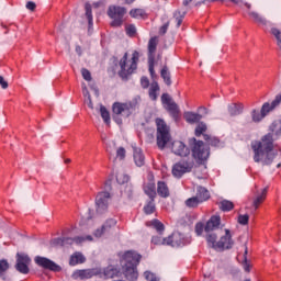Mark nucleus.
Returning <instances> with one entry per match:
<instances>
[{
    "mask_svg": "<svg viewBox=\"0 0 281 281\" xmlns=\"http://www.w3.org/2000/svg\"><path fill=\"white\" fill-rule=\"evenodd\" d=\"M125 32L127 36H135V34H137V29L133 24H127L125 26Z\"/></svg>",
    "mask_w": 281,
    "mask_h": 281,
    "instance_id": "51",
    "label": "nucleus"
},
{
    "mask_svg": "<svg viewBox=\"0 0 281 281\" xmlns=\"http://www.w3.org/2000/svg\"><path fill=\"white\" fill-rule=\"evenodd\" d=\"M85 10H86V18L88 20V32L91 34L93 30V13L91 12V4L86 3Z\"/></svg>",
    "mask_w": 281,
    "mask_h": 281,
    "instance_id": "25",
    "label": "nucleus"
},
{
    "mask_svg": "<svg viewBox=\"0 0 281 281\" xmlns=\"http://www.w3.org/2000/svg\"><path fill=\"white\" fill-rule=\"evenodd\" d=\"M238 223L239 225H247V223H249V215L248 214L239 215Z\"/></svg>",
    "mask_w": 281,
    "mask_h": 281,
    "instance_id": "56",
    "label": "nucleus"
},
{
    "mask_svg": "<svg viewBox=\"0 0 281 281\" xmlns=\"http://www.w3.org/2000/svg\"><path fill=\"white\" fill-rule=\"evenodd\" d=\"M116 157L117 159H125L126 157V149H124V147H120L117 150H116Z\"/></svg>",
    "mask_w": 281,
    "mask_h": 281,
    "instance_id": "57",
    "label": "nucleus"
},
{
    "mask_svg": "<svg viewBox=\"0 0 281 281\" xmlns=\"http://www.w3.org/2000/svg\"><path fill=\"white\" fill-rule=\"evenodd\" d=\"M87 104H88L89 109H93V101H91V95L88 97Z\"/></svg>",
    "mask_w": 281,
    "mask_h": 281,
    "instance_id": "64",
    "label": "nucleus"
},
{
    "mask_svg": "<svg viewBox=\"0 0 281 281\" xmlns=\"http://www.w3.org/2000/svg\"><path fill=\"white\" fill-rule=\"evenodd\" d=\"M249 16L254 19L255 23H259V25H267V20L262 18V15L258 14L256 11L249 12Z\"/></svg>",
    "mask_w": 281,
    "mask_h": 281,
    "instance_id": "36",
    "label": "nucleus"
},
{
    "mask_svg": "<svg viewBox=\"0 0 281 281\" xmlns=\"http://www.w3.org/2000/svg\"><path fill=\"white\" fill-rule=\"evenodd\" d=\"M130 16H132L133 19H142V16H144V10L133 9L130 11Z\"/></svg>",
    "mask_w": 281,
    "mask_h": 281,
    "instance_id": "49",
    "label": "nucleus"
},
{
    "mask_svg": "<svg viewBox=\"0 0 281 281\" xmlns=\"http://www.w3.org/2000/svg\"><path fill=\"white\" fill-rule=\"evenodd\" d=\"M167 245L170 247H183V245H186V237L183 234L176 232L171 236L167 237Z\"/></svg>",
    "mask_w": 281,
    "mask_h": 281,
    "instance_id": "15",
    "label": "nucleus"
},
{
    "mask_svg": "<svg viewBox=\"0 0 281 281\" xmlns=\"http://www.w3.org/2000/svg\"><path fill=\"white\" fill-rule=\"evenodd\" d=\"M31 262H32V259H30V256L21 252L16 254L15 269L16 271H19V273H23L24 276H27V273H30Z\"/></svg>",
    "mask_w": 281,
    "mask_h": 281,
    "instance_id": "8",
    "label": "nucleus"
},
{
    "mask_svg": "<svg viewBox=\"0 0 281 281\" xmlns=\"http://www.w3.org/2000/svg\"><path fill=\"white\" fill-rule=\"evenodd\" d=\"M207 131V125L205 123H199L196 128H195V135L196 137H201Z\"/></svg>",
    "mask_w": 281,
    "mask_h": 281,
    "instance_id": "47",
    "label": "nucleus"
},
{
    "mask_svg": "<svg viewBox=\"0 0 281 281\" xmlns=\"http://www.w3.org/2000/svg\"><path fill=\"white\" fill-rule=\"evenodd\" d=\"M168 25H169L168 23L162 25L159 30V34L161 35L166 34V32H168Z\"/></svg>",
    "mask_w": 281,
    "mask_h": 281,
    "instance_id": "63",
    "label": "nucleus"
},
{
    "mask_svg": "<svg viewBox=\"0 0 281 281\" xmlns=\"http://www.w3.org/2000/svg\"><path fill=\"white\" fill-rule=\"evenodd\" d=\"M145 214H153L155 212V199H150L144 206Z\"/></svg>",
    "mask_w": 281,
    "mask_h": 281,
    "instance_id": "45",
    "label": "nucleus"
},
{
    "mask_svg": "<svg viewBox=\"0 0 281 281\" xmlns=\"http://www.w3.org/2000/svg\"><path fill=\"white\" fill-rule=\"evenodd\" d=\"M194 168V160L188 158L176 162L172 167V175L176 179H181L183 175L192 172Z\"/></svg>",
    "mask_w": 281,
    "mask_h": 281,
    "instance_id": "4",
    "label": "nucleus"
},
{
    "mask_svg": "<svg viewBox=\"0 0 281 281\" xmlns=\"http://www.w3.org/2000/svg\"><path fill=\"white\" fill-rule=\"evenodd\" d=\"M186 14H187V12L186 11H181V10H177L173 13V18L177 21V27H181V23H183V19H186Z\"/></svg>",
    "mask_w": 281,
    "mask_h": 281,
    "instance_id": "39",
    "label": "nucleus"
},
{
    "mask_svg": "<svg viewBox=\"0 0 281 281\" xmlns=\"http://www.w3.org/2000/svg\"><path fill=\"white\" fill-rule=\"evenodd\" d=\"M123 274L128 281H137V278H139L137 266H123Z\"/></svg>",
    "mask_w": 281,
    "mask_h": 281,
    "instance_id": "16",
    "label": "nucleus"
},
{
    "mask_svg": "<svg viewBox=\"0 0 281 281\" xmlns=\"http://www.w3.org/2000/svg\"><path fill=\"white\" fill-rule=\"evenodd\" d=\"M100 113L103 122L105 124H111V114L109 113V110L104 105L100 106Z\"/></svg>",
    "mask_w": 281,
    "mask_h": 281,
    "instance_id": "42",
    "label": "nucleus"
},
{
    "mask_svg": "<svg viewBox=\"0 0 281 281\" xmlns=\"http://www.w3.org/2000/svg\"><path fill=\"white\" fill-rule=\"evenodd\" d=\"M160 76L164 80V82L170 87L172 85V80L170 79V71H168V67H164L161 69Z\"/></svg>",
    "mask_w": 281,
    "mask_h": 281,
    "instance_id": "38",
    "label": "nucleus"
},
{
    "mask_svg": "<svg viewBox=\"0 0 281 281\" xmlns=\"http://www.w3.org/2000/svg\"><path fill=\"white\" fill-rule=\"evenodd\" d=\"M267 192H268V188H265L261 192V194H258L254 202L252 205L255 207V210H258V207H260V204L265 202V200L267 199Z\"/></svg>",
    "mask_w": 281,
    "mask_h": 281,
    "instance_id": "28",
    "label": "nucleus"
},
{
    "mask_svg": "<svg viewBox=\"0 0 281 281\" xmlns=\"http://www.w3.org/2000/svg\"><path fill=\"white\" fill-rule=\"evenodd\" d=\"M147 227H154L157 232H164V223H161L159 220H151L146 223Z\"/></svg>",
    "mask_w": 281,
    "mask_h": 281,
    "instance_id": "35",
    "label": "nucleus"
},
{
    "mask_svg": "<svg viewBox=\"0 0 281 281\" xmlns=\"http://www.w3.org/2000/svg\"><path fill=\"white\" fill-rule=\"evenodd\" d=\"M115 225H117V221L113 220V218H110L108 220L104 225L100 228H98L95 232H94V236L97 238H102V236H106L109 234H112L113 232V227H115Z\"/></svg>",
    "mask_w": 281,
    "mask_h": 281,
    "instance_id": "12",
    "label": "nucleus"
},
{
    "mask_svg": "<svg viewBox=\"0 0 281 281\" xmlns=\"http://www.w3.org/2000/svg\"><path fill=\"white\" fill-rule=\"evenodd\" d=\"M220 209L222 212H231V210H234V202L229 200H223L220 202Z\"/></svg>",
    "mask_w": 281,
    "mask_h": 281,
    "instance_id": "37",
    "label": "nucleus"
},
{
    "mask_svg": "<svg viewBox=\"0 0 281 281\" xmlns=\"http://www.w3.org/2000/svg\"><path fill=\"white\" fill-rule=\"evenodd\" d=\"M128 176L125 173H117L116 175V181L117 183H120L121 186L124 183H128Z\"/></svg>",
    "mask_w": 281,
    "mask_h": 281,
    "instance_id": "52",
    "label": "nucleus"
},
{
    "mask_svg": "<svg viewBox=\"0 0 281 281\" xmlns=\"http://www.w3.org/2000/svg\"><path fill=\"white\" fill-rule=\"evenodd\" d=\"M35 262L43 269H49L50 271H60V266L45 257H35Z\"/></svg>",
    "mask_w": 281,
    "mask_h": 281,
    "instance_id": "14",
    "label": "nucleus"
},
{
    "mask_svg": "<svg viewBox=\"0 0 281 281\" xmlns=\"http://www.w3.org/2000/svg\"><path fill=\"white\" fill-rule=\"evenodd\" d=\"M220 226H221V216L214 215L207 221L204 232L210 234V232H214V229H218Z\"/></svg>",
    "mask_w": 281,
    "mask_h": 281,
    "instance_id": "20",
    "label": "nucleus"
},
{
    "mask_svg": "<svg viewBox=\"0 0 281 281\" xmlns=\"http://www.w3.org/2000/svg\"><path fill=\"white\" fill-rule=\"evenodd\" d=\"M85 240H93V237H91V235H88L86 237L56 239V243L57 245H74V243L80 245L85 243Z\"/></svg>",
    "mask_w": 281,
    "mask_h": 281,
    "instance_id": "18",
    "label": "nucleus"
},
{
    "mask_svg": "<svg viewBox=\"0 0 281 281\" xmlns=\"http://www.w3.org/2000/svg\"><path fill=\"white\" fill-rule=\"evenodd\" d=\"M134 161L138 168H142V166H144L146 161V157L144 156V153L142 151V149L137 147H134Z\"/></svg>",
    "mask_w": 281,
    "mask_h": 281,
    "instance_id": "22",
    "label": "nucleus"
},
{
    "mask_svg": "<svg viewBox=\"0 0 281 281\" xmlns=\"http://www.w3.org/2000/svg\"><path fill=\"white\" fill-rule=\"evenodd\" d=\"M157 43H159L157 37H151L149 40V42H148L149 56H154L155 52H157Z\"/></svg>",
    "mask_w": 281,
    "mask_h": 281,
    "instance_id": "41",
    "label": "nucleus"
},
{
    "mask_svg": "<svg viewBox=\"0 0 281 281\" xmlns=\"http://www.w3.org/2000/svg\"><path fill=\"white\" fill-rule=\"evenodd\" d=\"M250 117H251V122H254L255 124H258L260 122H262V120H265V115L262 114V111L260 110H251L250 112Z\"/></svg>",
    "mask_w": 281,
    "mask_h": 281,
    "instance_id": "33",
    "label": "nucleus"
},
{
    "mask_svg": "<svg viewBox=\"0 0 281 281\" xmlns=\"http://www.w3.org/2000/svg\"><path fill=\"white\" fill-rule=\"evenodd\" d=\"M203 203L199 196L189 198L186 201L187 207H199V204Z\"/></svg>",
    "mask_w": 281,
    "mask_h": 281,
    "instance_id": "43",
    "label": "nucleus"
},
{
    "mask_svg": "<svg viewBox=\"0 0 281 281\" xmlns=\"http://www.w3.org/2000/svg\"><path fill=\"white\" fill-rule=\"evenodd\" d=\"M161 102L165 104L167 111L172 115V117L179 116V105L175 101H172V98L168 93H164L161 95Z\"/></svg>",
    "mask_w": 281,
    "mask_h": 281,
    "instance_id": "10",
    "label": "nucleus"
},
{
    "mask_svg": "<svg viewBox=\"0 0 281 281\" xmlns=\"http://www.w3.org/2000/svg\"><path fill=\"white\" fill-rule=\"evenodd\" d=\"M245 106L243 103H232L228 105V113L232 116L240 115L244 111Z\"/></svg>",
    "mask_w": 281,
    "mask_h": 281,
    "instance_id": "24",
    "label": "nucleus"
},
{
    "mask_svg": "<svg viewBox=\"0 0 281 281\" xmlns=\"http://www.w3.org/2000/svg\"><path fill=\"white\" fill-rule=\"evenodd\" d=\"M8 269H10V263L8 260L2 259L0 260V278L1 280H8V276L5 274L8 272Z\"/></svg>",
    "mask_w": 281,
    "mask_h": 281,
    "instance_id": "31",
    "label": "nucleus"
},
{
    "mask_svg": "<svg viewBox=\"0 0 281 281\" xmlns=\"http://www.w3.org/2000/svg\"><path fill=\"white\" fill-rule=\"evenodd\" d=\"M171 150L173 155H177L178 157H188V155H190V148L181 140H175L171 144Z\"/></svg>",
    "mask_w": 281,
    "mask_h": 281,
    "instance_id": "13",
    "label": "nucleus"
},
{
    "mask_svg": "<svg viewBox=\"0 0 281 281\" xmlns=\"http://www.w3.org/2000/svg\"><path fill=\"white\" fill-rule=\"evenodd\" d=\"M216 239H217V236L214 233H209L206 235V243L209 247H212V249H215L216 251H218V247H217L218 241H216Z\"/></svg>",
    "mask_w": 281,
    "mask_h": 281,
    "instance_id": "32",
    "label": "nucleus"
},
{
    "mask_svg": "<svg viewBox=\"0 0 281 281\" xmlns=\"http://www.w3.org/2000/svg\"><path fill=\"white\" fill-rule=\"evenodd\" d=\"M202 115L194 112H186L184 113V120L189 124H195V122H200L202 120Z\"/></svg>",
    "mask_w": 281,
    "mask_h": 281,
    "instance_id": "26",
    "label": "nucleus"
},
{
    "mask_svg": "<svg viewBox=\"0 0 281 281\" xmlns=\"http://www.w3.org/2000/svg\"><path fill=\"white\" fill-rule=\"evenodd\" d=\"M270 32L272 36H274V38L277 40V45L279 49H281V31L277 27H272Z\"/></svg>",
    "mask_w": 281,
    "mask_h": 281,
    "instance_id": "44",
    "label": "nucleus"
},
{
    "mask_svg": "<svg viewBox=\"0 0 281 281\" xmlns=\"http://www.w3.org/2000/svg\"><path fill=\"white\" fill-rule=\"evenodd\" d=\"M203 229L205 231V226L203 225V223H198L195 225V233L198 234V236H201V234H203Z\"/></svg>",
    "mask_w": 281,
    "mask_h": 281,
    "instance_id": "59",
    "label": "nucleus"
},
{
    "mask_svg": "<svg viewBox=\"0 0 281 281\" xmlns=\"http://www.w3.org/2000/svg\"><path fill=\"white\" fill-rule=\"evenodd\" d=\"M139 102H142V98L135 97L130 102H126L127 111H130V115L133 113V111H137L139 109Z\"/></svg>",
    "mask_w": 281,
    "mask_h": 281,
    "instance_id": "27",
    "label": "nucleus"
},
{
    "mask_svg": "<svg viewBox=\"0 0 281 281\" xmlns=\"http://www.w3.org/2000/svg\"><path fill=\"white\" fill-rule=\"evenodd\" d=\"M92 276H94V273L91 269L77 270L72 273L74 280H90Z\"/></svg>",
    "mask_w": 281,
    "mask_h": 281,
    "instance_id": "21",
    "label": "nucleus"
},
{
    "mask_svg": "<svg viewBox=\"0 0 281 281\" xmlns=\"http://www.w3.org/2000/svg\"><path fill=\"white\" fill-rule=\"evenodd\" d=\"M124 14H126V8L115 5L110 7L108 10V15L110 16V19H113L111 26L120 27V25H122Z\"/></svg>",
    "mask_w": 281,
    "mask_h": 281,
    "instance_id": "6",
    "label": "nucleus"
},
{
    "mask_svg": "<svg viewBox=\"0 0 281 281\" xmlns=\"http://www.w3.org/2000/svg\"><path fill=\"white\" fill-rule=\"evenodd\" d=\"M81 76L83 79H86L88 82H91V72L87 68L81 69Z\"/></svg>",
    "mask_w": 281,
    "mask_h": 281,
    "instance_id": "54",
    "label": "nucleus"
},
{
    "mask_svg": "<svg viewBox=\"0 0 281 281\" xmlns=\"http://www.w3.org/2000/svg\"><path fill=\"white\" fill-rule=\"evenodd\" d=\"M157 192L162 199L170 196V191L168 190V184H166V182H158Z\"/></svg>",
    "mask_w": 281,
    "mask_h": 281,
    "instance_id": "29",
    "label": "nucleus"
},
{
    "mask_svg": "<svg viewBox=\"0 0 281 281\" xmlns=\"http://www.w3.org/2000/svg\"><path fill=\"white\" fill-rule=\"evenodd\" d=\"M0 87L1 89H8V81H5L3 76H0Z\"/></svg>",
    "mask_w": 281,
    "mask_h": 281,
    "instance_id": "62",
    "label": "nucleus"
},
{
    "mask_svg": "<svg viewBox=\"0 0 281 281\" xmlns=\"http://www.w3.org/2000/svg\"><path fill=\"white\" fill-rule=\"evenodd\" d=\"M280 102H281V94H278L271 103L269 102L263 103V105L261 106V113L263 114V117H267V115H269V113H271V111H273V109H276V106H278Z\"/></svg>",
    "mask_w": 281,
    "mask_h": 281,
    "instance_id": "19",
    "label": "nucleus"
},
{
    "mask_svg": "<svg viewBox=\"0 0 281 281\" xmlns=\"http://www.w3.org/2000/svg\"><path fill=\"white\" fill-rule=\"evenodd\" d=\"M87 261V258H85V255L81 252H75L69 260V265L71 267H76V265H82Z\"/></svg>",
    "mask_w": 281,
    "mask_h": 281,
    "instance_id": "23",
    "label": "nucleus"
},
{
    "mask_svg": "<svg viewBox=\"0 0 281 281\" xmlns=\"http://www.w3.org/2000/svg\"><path fill=\"white\" fill-rule=\"evenodd\" d=\"M117 273V270L116 269H113V268H108L105 271H104V276L105 278H115V274Z\"/></svg>",
    "mask_w": 281,
    "mask_h": 281,
    "instance_id": "55",
    "label": "nucleus"
},
{
    "mask_svg": "<svg viewBox=\"0 0 281 281\" xmlns=\"http://www.w3.org/2000/svg\"><path fill=\"white\" fill-rule=\"evenodd\" d=\"M157 91H159V83L156 81L151 82L149 87V98L150 100H157Z\"/></svg>",
    "mask_w": 281,
    "mask_h": 281,
    "instance_id": "40",
    "label": "nucleus"
},
{
    "mask_svg": "<svg viewBox=\"0 0 281 281\" xmlns=\"http://www.w3.org/2000/svg\"><path fill=\"white\" fill-rule=\"evenodd\" d=\"M196 196L203 203V201H207V199H210V191L203 187H198Z\"/></svg>",
    "mask_w": 281,
    "mask_h": 281,
    "instance_id": "34",
    "label": "nucleus"
},
{
    "mask_svg": "<svg viewBox=\"0 0 281 281\" xmlns=\"http://www.w3.org/2000/svg\"><path fill=\"white\" fill-rule=\"evenodd\" d=\"M254 150V161L256 164H263V166H271L273 159L278 157V153L273 151V136L271 134L265 135L261 140H254L251 143Z\"/></svg>",
    "mask_w": 281,
    "mask_h": 281,
    "instance_id": "1",
    "label": "nucleus"
},
{
    "mask_svg": "<svg viewBox=\"0 0 281 281\" xmlns=\"http://www.w3.org/2000/svg\"><path fill=\"white\" fill-rule=\"evenodd\" d=\"M140 86L143 87V89H148V87H150V81L148 80V77L140 78Z\"/></svg>",
    "mask_w": 281,
    "mask_h": 281,
    "instance_id": "58",
    "label": "nucleus"
},
{
    "mask_svg": "<svg viewBox=\"0 0 281 281\" xmlns=\"http://www.w3.org/2000/svg\"><path fill=\"white\" fill-rule=\"evenodd\" d=\"M140 260L142 255L132 250L126 251L122 257L123 267H137Z\"/></svg>",
    "mask_w": 281,
    "mask_h": 281,
    "instance_id": "9",
    "label": "nucleus"
},
{
    "mask_svg": "<svg viewBox=\"0 0 281 281\" xmlns=\"http://www.w3.org/2000/svg\"><path fill=\"white\" fill-rule=\"evenodd\" d=\"M26 10H31V12H34V10H36V3H34L33 1H29L26 3Z\"/></svg>",
    "mask_w": 281,
    "mask_h": 281,
    "instance_id": "61",
    "label": "nucleus"
},
{
    "mask_svg": "<svg viewBox=\"0 0 281 281\" xmlns=\"http://www.w3.org/2000/svg\"><path fill=\"white\" fill-rule=\"evenodd\" d=\"M144 192L149 196V199H155L157 196V191L154 182H149L145 184L144 187Z\"/></svg>",
    "mask_w": 281,
    "mask_h": 281,
    "instance_id": "30",
    "label": "nucleus"
},
{
    "mask_svg": "<svg viewBox=\"0 0 281 281\" xmlns=\"http://www.w3.org/2000/svg\"><path fill=\"white\" fill-rule=\"evenodd\" d=\"M109 205H111V193L106 191L99 192L95 196V207L98 214H103L109 210Z\"/></svg>",
    "mask_w": 281,
    "mask_h": 281,
    "instance_id": "7",
    "label": "nucleus"
},
{
    "mask_svg": "<svg viewBox=\"0 0 281 281\" xmlns=\"http://www.w3.org/2000/svg\"><path fill=\"white\" fill-rule=\"evenodd\" d=\"M203 137H204L205 142H207L209 146H218V144H221V140H218V138L211 137L207 134H203Z\"/></svg>",
    "mask_w": 281,
    "mask_h": 281,
    "instance_id": "46",
    "label": "nucleus"
},
{
    "mask_svg": "<svg viewBox=\"0 0 281 281\" xmlns=\"http://www.w3.org/2000/svg\"><path fill=\"white\" fill-rule=\"evenodd\" d=\"M243 267H244V270L249 273V271H251V263H249V261H247V258L245 257V260L243 262Z\"/></svg>",
    "mask_w": 281,
    "mask_h": 281,
    "instance_id": "60",
    "label": "nucleus"
},
{
    "mask_svg": "<svg viewBox=\"0 0 281 281\" xmlns=\"http://www.w3.org/2000/svg\"><path fill=\"white\" fill-rule=\"evenodd\" d=\"M112 111L114 115H122V117H128L131 115L128 105H126V103L115 102L112 105Z\"/></svg>",
    "mask_w": 281,
    "mask_h": 281,
    "instance_id": "17",
    "label": "nucleus"
},
{
    "mask_svg": "<svg viewBox=\"0 0 281 281\" xmlns=\"http://www.w3.org/2000/svg\"><path fill=\"white\" fill-rule=\"evenodd\" d=\"M144 278L147 281H159L160 280L159 277H157V274H155L151 271H145L144 272Z\"/></svg>",
    "mask_w": 281,
    "mask_h": 281,
    "instance_id": "50",
    "label": "nucleus"
},
{
    "mask_svg": "<svg viewBox=\"0 0 281 281\" xmlns=\"http://www.w3.org/2000/svg\"><path fill=\"white\" fill-rule=\"evenodd\" d=\"M157 125V146L160 150L166 148V144L170 142V127L161 119L156 120Z\"/></svg>",
    "mask_w": 281,
    "mask_h": 281,
    "instance_id": "3",
    "label": "nucleus"
},
{
    "mask_svg": "<svg viewBox=\"0 0 281 281\" xmlns=\"http://www.w3.org/2000/svg\"><path fill=\"white\" fill-rule=\"evenodd\" d=\"M137 63H139V52L134 50L132 57L128 59V53H125L119 61V76L123 79L128 78L137 69Z\"/></svg>",
    "mask_w": 281,
    "mask_h": 281,
    "instance_id": "2",
    "label": "nucleus"
},
{
    "mask_svg": "<svg viewBox=\"0 0 281 281\" xmlns=\"http://www.w3.org/2000/svg\"><path fill=\"white\" fill-rule=\"evenodd\" d=\"M234 247V240L232 239V232L225 229V235H223L217 241V251H223L224 249H232Z\"/></svg>",
    "mask_w": 281,
    "mask_h": 281,
    "instance_id": "11",
    "label": "nucleus"
},
{
    "mask_svg": "<svg viewBox=\"0 0 281 281\" xmlns=\"http://www.w3.org/2000/svg\"><path fill=\"white\" fill-rule=\"evenodd\" d=\"M151 243L154 245H168V237L167 238H161V236H154L151 238Z\"/></svg>",
    "mask_w": 281,
    "mask_h": 281,
    "instance_id": "48",
    "label": "nucleus"
},
{
    "mask_svg": "<svg viewBox=\"0 0 281 281\" xmlns=\"http://www.w3.org/2000/svg\"><path fill=\"white\" fill-rule=\"evenodd\" d=\"M191 151L192 157H194L196 161H207L210 157V148L203 144V140H196V138H193Z\"/></svg>",
    "mask_w": 281,
    "mask_h": 281,
    "instance_id": "5",
    "label": "nucleus"
},
{
    "mask_svg": "<svg viewBox=\"0 0 281 281\" xmlns=\"http://www.w3.org/2000/svg\"><path fill=\"white\" fill-rule=\"evenodd\" d=\"M149 74L150 76H155V56H149Z\"/></svg>",
    "mask_w": 281,
    "mask_h": 281,
    "instance_id": "53",
    "label": "nucleus"
}]
</instances>
